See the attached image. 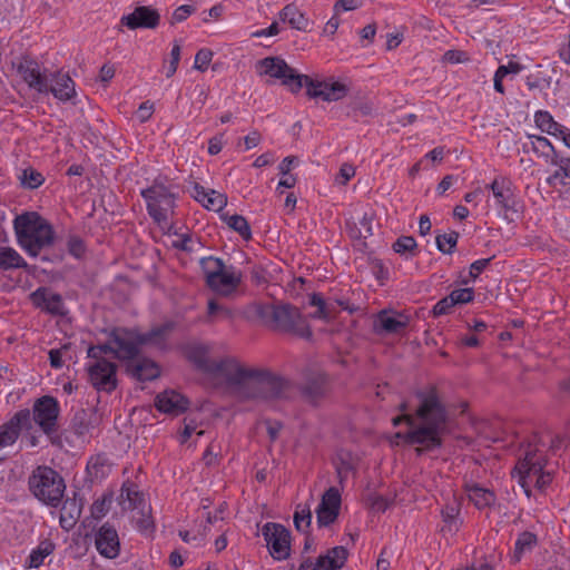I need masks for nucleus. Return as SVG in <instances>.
I'll use <instances>...</instances> for the list:
<instances>
[{
	"label": "nucleus",
	"mask_w": 570,
	"mask_h": 570,
	"mask_svg": "<svg viewBox=\"0 0 570 570\" xmlns=\"http://www.w3.org/2000/svg\"><path fill=\"white\" fill-rule=\"evenodd\" d=\"M188 358L200 371L222 380L239 400H276L285 396L289 387L288 381L267 368L245 366L233 357L212 360L204 345L191 347Z\"/></svg>",
	"instance_id": "f257e3e1"
},
{
	"label": "nucleus",
	"mask_w": 570,
	"mask_h": 570,
	"mask_svg": "<svg viewBox=\"0 0 570 570\" xmlns=\"http://www.w3.org/2000/svg\"><path fill=\"white\" fill-rule=\"evenodd\" d=\"M419 406L415 414H409L407 404H400L402 415L392 419L393 425L402 422L406 424V431L394 434V443L403 442L409 445H417V451H429L441 446L442 434L446 429V410L440 400L435 387L416 393Z\"/></svg>",
	"instance_id": "f03ea898"
},
{
	"label": "nucleus",
	"mask_w": 570,
	"mask_h": 570,
	"mask_svg": "<svg viewBox=\"0 0 570 570\" xmlns=\"http://www.w3.org/2000/svg\"><path fill=\"white\" fill-rule=\"evenodd\" d=\"M13 228L19 246L32 257H37L55 242L52 226L36 212L18 215Z\"/></svg>",
	"instance_id": "7ed1b4c3"
},
{
	"label": "nucleus",
	"mask_w": 570,
	"mask_h": 570,
	"mask_svg": "<svg viewBox=\"0 0 570 570\" xmlns=\"http://www.w3.org/2000/svg\"><path fill=\"white\" fill-rule=\"evenodd\" d=\"M259 316L278 331L294 334L302 338H311L312 331L306 318L299 309L287 303H272L262 305Z\"/></svg>",
	"instance_id": "20e7f679"
},
{
	"label": "nucleus",
	"mask_w": 570,
	"mask_h": 570,
	"mask_svg": "<svg viewBox=\"0 0 570 570\" xmlns=\"http://www.w3.org/2000/svg\"><path fill=\"white\" fill-rule=\"evenodd\" d=\"M546 461L538 450H528L517 463L512 478L530 497L531 488L543 490L552 481V473L544 470Z\"/></svg>",
	"instance_id": "39448f33"
},
{
	"label": "nucleus",
	"mask_w": 570,
	"mask_h": 570,
	"mask_svg": "<svg viewBox=\"0 0 570 570\" xmlns=\"http://www.w3.org/2000/svg\"><path fill=\"white\" fill-rule=\"evenodd\" d=\"M146 202L148 215L164 230L171 229V217L175 213V194L164 184L154 181L151 186L141 190Z\"/></svg>",
	"instance_id": "423d86ee"
},
{
	"label": "nucleus",
	"mask_w": 570,
	"mask_h": 570,
	"mask_svg": "<svg viewBox=\"0 0 570 570\" xmlns=\"http://www.w3.org/2000/svg\"><path fill=\"white\" fill-rule=\"evenodd\" d=\"M30 492L42 503L57 508L63 498L66 484L63 479L51 468L40 465L29 476Z\"/></svg>",
	"instance_id": "0eeeda50"
},
{
	"label": "nucleus",
	"mask_w": 570,
	"mask_h": 570,
	"mask_svg": "<svg viewBox=\"0 0 570 570\" xmlns=\"http://www.w3.org/2000/svg\"><path fill=\"white\" fill-rule=\"evenodd\" d=\"M140 347V332L119 327L111 332L105 345L91 346L88 356L96 357L97 352L112 353L118 360L129 363L138 356Z\"/></svg>",
	"instance_id": "6e6552de"
},
{
	"label": "nucleus",
	"mask_w": 570,
	"mask_h": 570,
	"mask_svg": "<svg viewBox=\"0 0 570 570\" xmlns=\"http://www.w3.org/2000/svg\"><path fill=\"white\" fill-rule=\"evenodd\" d=\"M256 72L258 76H267L273 80H279L291 92L297 94L303 88L305 75H299L294 68L281 57H266L257 61Z\"/></svg>",
	"instance_id": "1a4fd4ad"
},
{
	"label": "nucleus",
	"mask_w": 570,
	"mask_h": 570,
	"mask_svg": "<svg viewBox=\"0 0 570 570\" xmlns=\"http://www.w3.org/2000/svg\"><path fill=\"white\" fill-rule=\"evenodd\" d=\"M120 504L124 510L134 512L132 520L139 531H150L154 522L150 508L146 504L142 493L132 483H124L120 491Z\"/></svg>",
	"instance_id": "9d476101"
},
{
	"label": "nucleus",
	"mask_w": 570,
	"mask_h": 570,
	"mask_svg": "<svg viewBox=\"0 0 570 570\" xmlns=\"http://www.w3.org/2000/svg\"><path fill=\"white\" fill-rule=\"evenodd\" d=\"M29 413L30 423L33 421L46 435L51 436L57 433L60 414V405L57 399L50 395L37 399L33 403L32 412L29 411ZM30 429L31 425L27 428V430Z\"/></svg>",
	"instance_id": "9b49d317"
},
{
	"label": "nucleus",
	"mask_w": 570,
	"mask_h": 570,
	"mask_svg": "<svg viewBox=\"0 0 570 570\" xmlns=\"http://www.w3.org/2000/svg\"><path fill=\"white\" fill-rule=\"evenodd\" d=\"M304 86L306 87V95L309 98H320L326 102L342 100L351 90V82L347 80H335L334 78L314 80L306 75L303 80V87Z\"/></svg>",
	"instance_id": "f8f14e48"
},
{
	"label": "nucleus",
	"mask_w": 570,
	"mask_h": 570,
	"mask_svg": "<svg viewBox=\"0 0 570 570\" xmlns=\"http://www.w3.org/2000/svg\"><path fill=\"white\" fill-rule=\"evenodd\" d=\"M262 535L275 560L283 561L291 556V532L284 525L267 522L262 529Z\"/></svg>",
	"instance_id": "ddd939ff"
},
{
	"label": "nucleus",
	"mask_w": 570,
	"mask_h": 570,
	"mask_svg": "<svg viewBox=\"0 0 570 570\" xmlns=\"http://www.w3.org/2000/svg\"><path fill=\"white\" fill-rule=\"evenodd\" d=\"M97 352L95 361L88 365L90 383L99 391L111 392L117 386L116 365L102 357Z\"/></svg>",
	"instance_id": "4468645a"
},
{
	"label": "nucleus",
	"mask_w": 570,
	"mask_h": 570,
	"mask_svg": "<svg viewBox=\"0 0 570 570\" xmlns=\"http://www.w3.org/2000/svg\"><path fill=\"white\" fill-rule=\"evenodd\" d=\"M342 505L341 492L336 487H330L321 498L315 509L318 528H328L334 524L340 515Z\"/></svg>",
	"instance_id": "2eb2a0df"
},
{
	"label": "nucleus",
	"mask_w": 570,
	"mask_h": 570,
	"mask_svg": "<svg viewBox=\"0 0 570 570\" xmlns=\"http://www.w3.org/2000/svg\"><path fill=\"white\" fill-rule=\"evenodd\" d=\"M347 559V550L337 546L327 551L326 554L320 556L315 561L311 558H303L298 570H338Z\"/></svg>",
	"instance_id": "dca6fc26"
},
{
	"label": "nucleus",
	"mask_w": 570,
	"mask_h": 570,
	"mask_svg": "<svg viewBox=\"0 0 570 570\" xmlns=\"http://www.w3.org/2000/svg\"><path fill=\"white\" fill-rule=\"evenodd\" d=\"M18 72L21 78L27 82L29 88L38 94L48 95V79L47 70H42L41 66L31 59H23L18 66Z\"/></svg>",
	"instance_id": "f3484780"
},
{
	"label": "nucleus",
	"mask_w": 570,
	"mask_h": 570,
	"mask_svg": "<svg viewBox=\"0 0 570 570\" xmlns=\"http://www.w3.org/2000/svg\"><path fill=\"white\" fill-rule=\"evenodd\" d=\"M311 306H315L317 309L313 313L314 318L330 321L336 313V306L348 312L350 314L355 313L358 309L354 303H351L347 298H335L334 302H326L321 294L313 293L308 301Z\"/></svg>",
	"instance_id": "a211bd4d"
},
{
	"label": "nucleus",
	"mask_w": 570,
	"mask_h": 570,
	"mask_svg": "<svg viewBox=\"0 0 570 570\" xmlns=\"http://www.w3.org/2000/svg\"><path fill=\"white\" fill-rule=\"evenodd\" d=\"M463 489L469 502L479 511H485L489 514L495 508L498 498L493 490L472 480L465 481Z\"/></svg>",
	"instance_id": "6ab92c4d"
},
{
	"label": "nucleus",
	"mask_w": 570,
	"mask_h": 570,
	"mask_svg": "<svg viewBox=\"0 0 570 570\" xmlns=\"http://www.w3.org/2000/svg\"><path fill=\"white\" fill-rule=\"evenodd\" d=\"M120 22L130 30L155 29L160 22V14L151 7L139 6L131 13L122 16Z\"/></svg>",
	"instance_id": "aec40b11"
},
{
	"label": "nucleus",
	"mask_w": 570,
	"mask_h": 570,
	"mask_svg": "<svg viewBox=\"0 0 570 570\" xmlns=\"http://www.w3.org/2000/svg\"><path fill=\"white\" fill-rule=\"evenodd\" d=\"M29 426L30 413L28 409L14 413L8 422L0 425V450L12 445L18 440L22 429Z\"/></svg>",
	"instance_id": "412c9836"
},
{
	"label": "nucleus",
	"mask_w": 570,
	"mask_h": 570,
	"mask_svg": "<svg viewBox=\"0 0 570 570\" xmlns=\"http://www.w3.org/2000/svg\"><path fill=\"white\" fill-rule=\"evenodd\" d=\"M95 546L100 556L114 559L120 551L117 530L108 523L102 524L95 534Z\"/></svg>",
	"instance_id": "4be33fe9"
},
{
	"label": "nucleus",
	"mask_w": 570,
	"mask_h": 570,
	"mask_svg": "<svg viewBox=\"0 0 570 570\" xmlns=\"http://www.w3.org/2000/svg\"><path fill=\"white\" fill-rule=\"evenodd\" d=\"M240 282V271L233 265H226L224 268H222L213 282L209 281L207 283V286L220 295L228 296L237 289Z\"/></svg>",
	"instance_id": "5701e85b"
},
{
	"label": "nucleus",
	"mask_w": 570,
	"mask_h": 570,
	"mask_svg": "<svg viewBox=\"0 0 570 570\" xmlns=\"http://www.w3.org/2000/svg\"><path fill=\"white\" fill-rule=\"evenodd\" d=\"M30 298L33 305L52 315H65L66 307L60 294L48 287H39L31 293Z\"/></svg>",
	"instance_id": "b1692460"
},
{
	"label": "nucleus",
	"mask_w": 570,
	"mask_h": 570,
	"mask_svg": "<svg viewBox=\"0 0 570 570\" xmlns=\"http://www.w3.org/2000/svg\"><path fill=\"white\" fill-rule=\"evenodd\" d=\"M188 405V400L174 390L164 391L155 399V406L159 412L174 416L184 413Z\"/></svg>",
	"instance_id": "393cba45"
},
{
	"label": "nucleus",
	"mask_w": 570,
	"mask_h": 570,
	"mask_svg": "<svg viewBox=\"0 0 570 570\" xmlns=\"http://www.w3.org/2000/svg\"><path fill=\"white\" fill-rule=\"evenodd\" d=\"M48 88L49 94L61 102L71 101L76 97L75 82L67 73H49Z\"/></svg>",
	"instance_id": "a878e982"
},
{
	"label": "nucleus",
	"mask_w": 570,
	"mask_h": 570,
	"mask_svg": "<svg viewBox=\"0 0 570 570\" xmlns=\"http://www.w3.org/2000/svg\"><path fill=\"white\" fill-rule=\"evenodd\" d=\"M488 187L493 194L497 207L505 212L514 209L515 197L509 179L497 177Z\"/></svg>",
	"instance_id": "bb28decb"
},
{
	"label": "nucleus",
	"mask_w": 570,
	"mask_h": 570,
	"mask_svg": "<svg viewBox=\"0 0 570 570\" xmlns=\"http://www.w3.org/2000/svg\"><path fill=\"white\" fill-rule=\"evenodd\" d=\"M128 374L138 381H151L159 376L160 370L156 362L147 357L131 360L126 365Z\"/></svg>",
	"instance_id": "cd10ccee"
},
{
	"label": "nucleus",
	"mask_w": 570,
	"mask_h": 570,
	"mask_svg": "<svg viewBox=\"0 0 570 570\" xmlns=\"http://www.w3.org/2000/svg\"><path fill=\"white\" fill-rule=\"evenodd\" d=\"M551 165L557 169L547 178V184L561 191H570V158L560 156Z\"/></svg>",
	"instance_id": "c85d7f7f"
},
{
	"label": "nucleus",
	"mask_w": 570,
	"mask_h": 570,
	"mask_svg": "<svg viewBox=\"0 0 570 570\" xmlns=\"http://www.w3.org/2000/svg\"><path fill=\"white\" fill-rule=\"evenodd\" d=\"M82 507L83 500L76 493L72 498H67L60 510V525L66 530L73 528L81 515Z\"/></svg>",
	"instance_id": "c756f323"
},
{
	"label": "nucleus",
	"mask_w": 570,
	"mask_h": 570,
	"mask_svg": "<svg viewBox=\"0 0 570 570\" xmlns=\"http://www.w3.org/2000/svg\"><path fill=\"white\" fill-rule=\"evenodd\" d=\"M529 144H523L524 150H532L538 157L544 159L547 164H552L560 155L556 151L550 140L543 136L529 135Z\"/></svg>",
	"instance_id": "7c9ffc66"
},
{
	"label": "nucleus",
	"mask_w": 570,
	"mask_h": 570,
	"mask_svg": "<svg viewBox=\"0 0 570 570\" xmlns=\"http://www.w3.org/2000/svg\"><path fill=\"white\" fill-rule=\"evenodd\" d=\"M407 325L406 317L402 315H391L386 311H382L377 314L374 321V331L379 334L386 333L393 334L399 333Z\"/></svg>",
	"instance_id": "2f4dec72"
},
{
	"label": "nucleus",
	"mask_w": 570,
	"mask_h": 570,
	"mask_svg": "<svg viewBox=\"0 0 570 570\" xmlns=\"http://www.w3.org/2000/svg\"><path fill=\"white\" fill-rule=\"evenodd\" d=\"M173 330V322H166L155 326L147 333H140V344L141 346L148 345L157 348H165L168 336Z\"/></svg>",
	"instance_id": "473e14b6"
},
{
	"label": "nucleus",
	"mask_w": 570,
	"mask_h": 570,
	"mask_svg": "<svg viewBox=\"0 0 570 570\" xmlns=\"http://www.w3.org/2000/svg\"><path fill=\"white\" fill-rule=\"evenodd\" d=\"M328 392V377L324 373H317L308 379L304 394L309 402L316 404Z\"/></svg>",
	"instance_id": "72a5a7b5"
},
{
	"label": "nucleus",
	"mask_w": 570,
	"mask_h": 570,
	"mask_svg": "<svg viewBox=\"0 0 570 570\" xmlns=\"http://www.w3.org/2000/svg\"><path fill=\"white\" fill-rule=\"evenodd\" d=\"M460 511V504L456 502L449 503L441 510L443 532L454 534L459 531L462 525Z\"/></svg>",
	"instance_id": "f704fd0d"
},
{
	"label": "nucleus",
	"mask_w": 570,
	"mask_h": 570,
	"mask_svg": "<svg viewBox=\"0 0 570 570\" xmlns=\"http://www.w3.org/2000/svg\"><path fill=\"white\" fill-rule=\"evenodd\" d=\"M279 18L282 21L287 22L294 29L301 31L309 30V20L293 4L284 7L279 12Z\"/></svg>",
	"instance_id": "c9c22d12"
},
{
	"label": "nucleus",
	"mask_w": 570,
	"mask_h": 570,
	"mask_svg": "<svg viewBox=\"0 0 570 570\" xmlns=\"http://www.w3.org/2000/svg\"><path fill=\"white\" fill-rule=\"evenodd\" d=\"M27 267L23 257L11 247H0V269H18Z\"/></svg>",
	"instance_id": "e433bc0d"
},
{
	"label": "nucleus",
	"mask_w": 570,
	"mask_h": 570,
	"mask_svg": "<svg viewBox=\"0 0 570 570\" xmlns=\"http://www.w3.org/2000/svg\"><path fill=\"white\" fill-rule=\"evenodd\" d=\"M534 122L537 127L551 136H558L560 130L563 128V125L557 122L552 115L547 110H538L534 114Z\"/></svg>",
	"instance_id": "4c0bfd02"
},
{
	"label": "nucleus",
	"mask_w": 570,
	"mask_h": 570,
	"mask_svg": "<svg viewBox=\"0 0 570 570\" xmlns=\"http://www.w3.org/2000/svg\"><path fill=\"white\" fill-rule=\"evenodd\" d=\"M537 535L532 532L524 531L519 534L514 543L513 560L520 561L524 553L530 552L537 546Z\"/></svg>",
	"instance_id": "58836bf2"
},
{
	"label": "nucleus",
	"mask_w": 570,
	"mask_h": 570,
	"mask_svg": "<svg viewBox=\"0 0 570 570\" xmlns=\"http://www.w3.org/2000/svg\"><path fill=\"white\" fill-rule=\"evenodd\" d=\"M53 550L55 544L51 541H41L37 549L32 550L29 556V567L39 568L43 563L45 559L53 552Z\"/></svg>",
	"instance_id": "ea45409f"
},
{
	"label": "nucleus",
	"mask_w": 570,
	"mask_h": 570,
	"mask_svg": "<svg viewBox=\"0 0 570 570\" xmlns=\"http://www.w3.org/2000/svg\"><path fill=\"white\" fill-rule=\"evenodd\" d=\"M226 264L223 262V259L208 256L200 259V267L205 275L206 284L217 276V274L224 268Z\"/></svg>",
	"instance_id": "a19ab883"
},
{
	"label": "nucleus",
	"mask_w": 570,
	"mask_h": 570,
	"mask_svg": "<svg viewBox=\"0 0 570 570\" xmlns=\"http://www.w3.org/2000/svg\"><path fill=\"white\" fill-rule=\"evenodd\" d=\"M295 528L301 532H306L312 523V510L309 504H298L294 512Z\"/></svg>",
	"instance_id": "79ce46f5"
},
{
	"label": "nucleus",
	"mask_w": 570,
	"mask_h": 570,
	"mask_svg": "<svg viewBox=\"0 0 570 570\" xmlns=\"http://www.w3.org/2000/svg\"><path fill=\"white\" fill-rule=\"evenodd\" d=\"M224 220L228 227L237 232L244 239L248 240L252 238V230L245 217L237 214L226 215Z\"/></svg>",
	"instance_id": "37998d69"
},
{
	"label": "nucleus",
	"mask_w": 570,
	"mask_h": 570,
	"mask_svg": "<svg viewBox=\"0 0 570 570\" xmlns=\"http://www.w3.org/2000/svg\"><path fill=\"white\" fill-rule=\"evenodd\" d=\"M207 314L210 322L232 320L234 316V313L230 308L218 304L215 299L208 301Z\"/></svg>",
	"instance_id": "c03bdc74"
},
{
	"label": "nucleus",
	"mask_w": 570,
	"mask_h": 570,
	"mask_svg": "<svg viewBox=\"0 0 570 570\" xmlns=\"http://www.w3.org/2000/svg\"><path fill=\"white\" fill-rule=\"evenodd\" d=\"M87 468L95 478H104L110 472L109 460L101 454L92 456L89 460Z\"/></svg>",
	"instance_id": "a18cd8bd"
},
{
	"label": "nucleus",
	"mask_w": 570,
	"mask_h": 570,
	"mask_svg": "<svg viewBox=\"0 0 570 570\" xmlns=\"http://www.w3.org/2000/svg\"><path fill=\"white\" fill-rule=\"evenodd\" d=\"M19 179L21 185L28 189H36L45 181L42 174L31 167L23 169Z\"/></svg>",
	"instance_id": "49530a36"
},
{
	"label": "nucleus",
	"mask_w": 570,
	"mask_h": 570,
	"mask_svg": "<svg viewBox=\"0 0 570 570\" xmlns=\"http://www.w3.org/2000/svg\"><path fill=\"white\" fill-rule=\"evenodd\" d=\"M459 234L451 232L449 234H442L436 236L438 249L444 254H451L458 244Z\"/></svg>",
	"instance_id": "de8ad7c7"
},
{
	"label": "nucleus",
	"mask_w": 570,
	"mask_h": 570,
	"mask_svg": "<svg viewBox=\"0 0 570 570\" xmlns=\"http://www.w3.org/2000/svg\"><path fill=\"white\" fill-rule=\"evenodd\" d=\"M226 205H227V197L224 194L218 193L214 189H209V194L203 204V206L206 209L215 210V212L222 210Z\"/></svg>",
	"instance_id": "09e8293b"
},
{
	"label": "nucleus",
	"mask_w": 570,
	"mask_h": 570,
	"mask_svg": "<svg viewBox=\"0 0 570 570\" xmlns=\"http://www.w3.org/2000/svg\"><path fill=\"white\" fill-rule=\"evenodd\" d=\"M181 46L178 41H175L170 51V61L166 67V77L170 78L175 75L180 60Z\"/></svg>",
	"instance_id": "8fccbe9b"
},
{
	"label": "nucleus",
	"mask_w": 570,
	"mask_h": 570,
	"mask_svg": "<svg viewBox=\"0 0 570 570\" xmlns=\"http://www.w3.org/2000/svg\"><path fill=\"white\" fill-rule=\"evenodd\" d=\"M416 247V242L412 236H402L399 237L393 244V249L397 254H405L414 250Z\"/></svg>",
	"instance_id": "3c124183"
},
{
	"label": "nucleus",
	"mask_w": 570,
	"mask_h": 570,
	"mask_svg": "<svg viewBox=\"0 0 570 570\" xmlns=\"http://www.w3.org/2000/svg\"><path fill=\"white\" fill-rule=\"evenodd\" d=\"M213 59V51L207 48H203L197 51L195 56L194 68L199 71H205Z\"/></svg>",
	"instance_id": "603ef678"
},
{
	"label": "nucleus",
	"mask_w": 570,
	"mask_h": 570,
	"mask_svg": "<svg viewBox=\"0 0 570 570\" xmlns=\"http://www.w3.org/2000/svg\"><path fill=\"white\" fill-rule=\"evenodd\" d=\"M490 262H491V258H481V259L473 262L470 265L469 278L463 279V283L468 284L472 281H475L478 278V276L488 267Z\"/></svg>",
	"instance_id": "864d4df0"
},
{
	"label": "nucleus",
	"mask_w": 570,
	"mask_h": 570,
	"mask_svg": "<svg viewBox=\"0 0 570 570\" xmlns=\"http://www.w3.org/2000/svg\"><path fill=\"white\" fill-rule=\"evenodd\" d=\"M523 70V66L517 61L510 60L507 65H500L495 71L503 79L505 77H514Z\"/></svg>",
	"instance_id": "5fc2aeb1"
},
{
	"label": "nucleus",
	"mask_w": 570,
	"mask_h": 570,
	"mask_svg": "<svg viewBox=\"0 0 570 570\" xmlns=\"http://www.w3.org/2000/svg\"><path fill=\"white\" fill-rule=\"evenodd\" d=\"M450 297L454 305L470 303L474 297L472 288H459L451 292Z\"/></svg>",
	"instance_id": "6e6d98bb"
},
{
	"label": "nucleus",
	"mask_w": 570,
	"mask_h": 570,
	"mask_svg": "<svg viewBox=\"0 0 570 570\" xmlns=\"http://www.w3.org/2000/svg\"><path fill=\"white\" fill-rule=\"evenodd\" d=\"M196 11V8L190 4H183L178 7L171 16L170 23H179L185 21L191 13Z\"/></svg>",
	"instance_id": "4d7b16f0"
},
{
	"label": "nucleus",
	"mask_w": 570,
	"mask_h": 570,
	"mask_svg": "<svg viewBox=\"0 0 570 570\" xmlns=\"http://www.w3.org/2000/svg\"><path fill=\"white\" fill-rule=\"evenodd\" d=\"M355 175V167L351 164H343L335 178V183L338 185H346L352 177Z\"/></svg>",
	"instance_id": "13d9d810"
},
{
	"label": "nucleus",
	"mask_w": 570,
	"mask_h": 570,
	"mask_svg": "<svg viewBox=\"0 0 570 570\" xmlns=\"http://www.w3.org/2000/svg\"><path fill=\"white\" fill-rule=\"evenodd\" d=\"M505 4V0H471L468 4L469 9L476 10V9H484V10H491L494 7H500Z\"/></svg>",
	"instance_id": "bf43d9fd"
},
{
	"label": "nucleus",
	"mask_w": 570,
	"mask_h": 570,
	"mask_svg": "<svg viewBox=\"0 0 570 570\" xmlns=\"http://www.w3.org/2000/svg\"><path fill=\"white\" fill-rule=\"evenodd\" d=\"M68 252L76 258H80L85 253V244L79 237H70L68 240Z\"/></svg>",
	"instance_id": "052dcab7"
},
{
	"label": "nucleus",
	"mask_w": 570,
	"mask_h": 570,
	"mask_svg": "<svg viewBox=\"0 0 570 570\" xmlns=\"http://www.w3.org/2000/svg\"><path fill=\"white\" fill-rule=\"evenodd\" d=\"M197 422L193 419L185 417L184 429L179 435L180 443H186L191 434L196 431Z\"/></svg>",
	"instance_id": "680f3d73"
},
{
	"label": "nucleus",
	"mask_w": 570,
	"mask_h": 570,
	"mask_svg": "<svg viewBox=\"0 0 570 570\" xmlns=\"http://www.w3.org/2000/svg\"><path fill=\"white\" fill-rule=\"evenodd\" d=\"M454 303L452 302L450 295L448 297H444L442 298L441 301H439L434 307H433V313L435 315H444V314H448L450 313V311L454 307Z\"/></svg>",
	"instance_id": "e2e57ef3"
},
{
	"label": "nucleus",
	"mask_w": 570,
	"mask_h": 570,
	"mask_svg": "<svg viewBox=\"0 0 570 570\" xmlns=\"http://www.w3.org/2000/svg\"><path fill=\"white\" fill-rule=\"evenodd\" d=\"M109 505L110 500L107 498H104L102 500H97L92 504V515L97 519L104 517L108 512Z\"/></svg>",
	"instance_id": "0e129e2a"
},
{
	"label": "nucleus",
	"mask_w": 570,
	"mask_h": 570,
	"mask_svg": "<svg viewBox=\"0 0 570 570\" xmlns=\"http://www.w3.org/2000/svg\"><path fill=\"white\" fill-rule=\"evenodd\" d=\"M444 60L450 63H462L468 61V56L464 51L448 50L444 53Z\"/></svg>",
	"instance_id": "69168bd1"
},
{
	"label": "nucleus",
	"mask_w": 570,
	"mask_h": 570,
	"mask_svg": "<svg viewBox=\"0 0 570 570\" xmlns=\"http://www.w3.org/2000/svg\"><path fill=\"white\" fill-rule=\"evenodd\" d=\"M209 194V189H206L204 186L195 183L190 189L191 197L200 203L204 204V200H206L207 196Z\"/></svg>",
	"instance_id": "338daca9"
},
{
	"label": "nucleus",
	"mask_w": 570,
	"mask_h": 570,
	"mask_svg": "<svg viewBox=\"0 0 570 570\" xmlns=\"http://www.w3.org/2000/svg\"><path fill=\"white\" fill-rule=\"evenodd\" d=\"M361 6L360 0H338L334 4V11L338 13L340 11H350L358 8Z\"/></svg>",
	"instance_id": "774afa93"
}]
</instances>
